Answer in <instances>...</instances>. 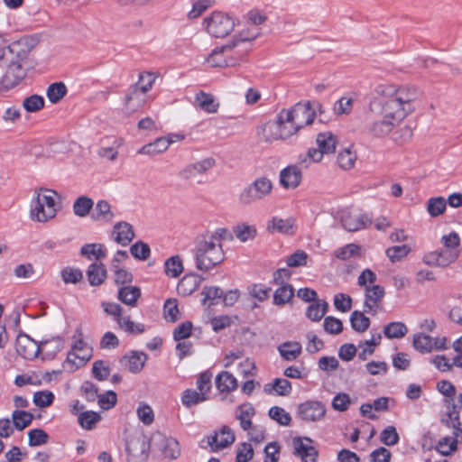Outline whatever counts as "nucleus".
I'll return each instance as SVG.
<instances>
[{"instance_id": "f257e3e1", "label": "nucleus", "mask_w": 462, "mask_h": 462, "mask_svg": "<svg viewBox=\"0 0 462 462\" xmlns=\"http://www.w3.org/2000/svg\"><path fill=\"white\" fill-rule=\"evenodd\" d=\"M382 93L386 97L382 104V115L399 125L415 110V102L420 97L416 88L409 87L389 86Z\"/></svg>"}, {"instance_id": "f03ea898", "label": "nucleus", "mask_w": 462, "mask_h": 462, "mask_svg": "<svg viewBox=\"0 0 462 462\" xmlns=\"http://www.w3.org/2000/svg\"><path fill=\"white\" fill-rule=\"evenodd\" d=\"M58 193L49 189L35 190L30 204V218L46 223L54 218L58 211Z\"/></svg>"}, {"instance_id": "7ed1b4c3", "label": "nucleus", "mask_w": 462, "mask_h": 462, "mask_svg": "<svg viewBox=\"0 0 462 462\" xmlns=\"http://www.w3.org/2000/svg\"><path fill=\"white\" fill-rule=\"evenodd\" d=\"M247 53L248 48H240L231 40L226 44L215 48L207 61L215 68L234 67L244 61Z\"/></svg>"}, {"instance_id": "20e7f679", "label": "nucleus", "mask_w": 462, "mask_h": 462, "mask_svg": "<svg viewBox=\"0 0 462 462\" xmlns=\"http://www.w3.org/2000/svg\"><path fill=\"white\" fill-rule=\"evenodd\" d=\"M225 254L221 243H213L204 237L195 249L196 267L200 271H208L224 261Z\"/></svg>"}, {"instance_id": "39448f33", "label": "nucleus", "mask_w": 462, "mask_h": 462, "mask_svg": "<svg viewBox=\"0 0 462 462\" xmlns=\"http://www.w3.org/2000/svg\"><path fill=\"white\" fill-rule=\"evenodd\" d=\"M39 43L35 35H24L12 42L8 46L0 48V62L3 60H14L25 65L31 51Z\"/></svg>"}, {"instance_id": "423d86ee", "label": "nucleus", "mask_w": 462, "mask_h": 462, "mask_svg": "<svg viewBox=\"0 0 462 462\" xmlns=\"http://www.w3.org/2000/svg\"><path fill=\"white\" fill-rule=\"evenodd\" d=\"M316 143L318 149H309L307 154L300 156V164L308 167L310 162H319L325 153H332L335 152L337 139L331 132L319 133L317 135Z\"/></svg>"}, {"instance_id": "0eeeda50", "label": "nucleus", "mask_w": 462, "mask_h": 462, "mask_svg": "<svg viewBox=\"0 0 462 462\" xmlns=\"http://www.w3.org/2000/svg\"><path fill=\"white\" fill-rule=\"evenodd\" d=\"M53 345L55 350H60L62 342L60 338L42 342L38 344L25 334L18 335L16 338V352L25 359H33L38 356L41 350H45L49 346Z\"/></svg>"}, {"instance_id": "6e6552de", "label": "nucleus", "mask_w": 462, "mask_h": 462, "mask_svg": "<svg viewBox=\"0 0 462 462\" xmlns=\"http://www.w3.org/2000/svg\"><path fill=\"white\" fill-rule=\"evenodd\" d=\"M92 356V348L82 338L74 337L71 350L67 356L62 366L67 372H74L85 365Z\"/></svg>"}, {"instance_id": "1a4fd4ad", "label": "nucleus", "mask_w": 462, "mask_h": 462, "mask_svg": "<svg viewBox=\"0 0 462 462\" xmlns=\"http://www.w3.org/2000/svg\"><path fill=\"white\" fill-rule=\"evenodd\" d=\"M272 190L271 180L266 177H259L241 191L239 201L244 205H250L263 199L272 193Z\"/></svg>"}, {"instance_id": "9d476101", "label": "nucleus", "mask_w": 462, "mask_h": 462, "mask_svg": "<svg viewBox=\"0 0 462 462\" xmlns=\"http://www.w3.org/2000/svg\"><path fill=\"white\" fill-rule=\"evenodd\" d=\"M204 24L207 32L216 38L228 35L236 26L235 18L222 12H214L205 18Z\"/></svg>"}, {"instance_id": "9b49d317", "label": "nucleus", "mask_w": 462, "mask_h": 462, "mask_svg": "<svg viewBox=\"0 0 462 462\" xmlns=\"http://www.w3.org/2000/svg\"><path fill=\"white\" fill-rule=\"evenodd\" d=\"M5 71L0 79V92L9 91L19 86L26 78L27 71L23 64L14 60H3Z\"/></svg>"}, {"instance_id": "f8f14e48", "label": "nucleus", "mask_w": 462, "mask_h": 462, "mask_svg": "<svg viewBox=\"0 0 462 462\" xmlns=\"http://www.w3.org/2000/svg\"><path fill=\"white\" fill-rule=\"evenodd\" d=\"M316 116L314 109L310 104H297L291 109L282 110V118L291 120L298 129L311 125Z\"/></svg>"}, {"instance_id": "ddd939ff", "label": "nucleus", "mask_w": 462, "mask_h": 462, "mask_svg": "<svg viewBox=\"0 0 462 462\" xmlns=\"http://www.w3.org/2000/svg\"><path fill=\"white\" fill-rule=\"evenodd\" d=\"M327 414L326 405L317 400H308L298 405L297 415L306 422H319L325 419Z\"/></svg>"}, {"instance_id": "4468645a", "label": "nucleus", "mask_w": 462, "mask_h": 462, "mask_svg": "<svg viewBox=\"0 0 462 462\" xmlns=\"http://www.w3.org/2000/svg\"><path fill=\"white\" fill-rule=\"evenodd\" d=\"M150 445L143 435L130 436L126 439L125 450L128 462H145Z\"/></svg>"}, {"instance_id": "2eb2a0df", "label": "nucleus", "mask_w": 462, "mask_h": 462, "mask_svg": "<svg viewBox=\"0 0 462 462\" xmlns=\"http://www.w3.org/2000/svg\"><path fill=\"white\" fill-rule=\"evenodd\" d=\"M339 217L342 226L349 232L357 231L371 224V219L366 215L355 208L340 210Z\"/></svg>"}, {"instance_id": "dca6fc26", "label": "nucleus", "mask_w": 462, "mask_h": 462, "mask_svg": "<svg viewBox=\"0 0 462 462\" xmlns=\"http://www.w3.org/2000/svg\"><path fill=\"white\" fill-rule=\"evenodd\" d=\"M451 421V427L454 429L455 437H445L441 439L437 445V450L443 456L451 455L457 448V438L462 433L460 422L458 421V412L453 411L448 413Z\"/></svg>"}, {"instance_id": "f3484780", "label": "nucleus", "mask_w": 462, "mask_h": 462, "mask_svg": "<svg viewBox=\"0 0 462 462\" xmlns=\"http://www.w3.org/2000/svg\"><path fill=\"white\" fill-rule=\"evenodd\" d=\"M459 255L458 249H441L428 253L423 263L429 266L446 267L455 262Z\"/></svg>"}, {"instance_id": "a211bd4d", "label": "nucleus", "mask_w": 462, "mask_h": 462, "mask_svg": "<svg viewBox=\"0 0 462 462\" xmlns=\"http://www.w3.org/2000/svg\"><path fill=\"white\" fill-rule=\"evenodd\" d=\"M311 444L312 439L308 437L293 439V454L300 457L301 462H316L319 453Z\"/></svg>"}, {"instance_id": "6ab92c4d", "label": "nucleus", "mask_w": 462, "mask_h": 462, "mask_svg": "<svg viewBox=\"0 0 462 462\" xmlns=\"http://www.w3.org/2000/svg\"><path fill=\"white\" fill-rule=\"evenodd\" d=\"M216 161L212 157L204 158L199 162L189 163L179 171V176L183 180H191L199 175L206 174L214 168Z\"/></svg>"}, {"instance_id": "aec40b11", "label": "nucleus", "mask_w": 462, "mask_h": 462, "mask_svg": "<svg viewBox=\"0 0 462 462\" xmlns=\"http://www.w3.org/2000/svg\"><path fill=\"white\" fill-rule=\"evenodd\" d=\"M384 288L381 285H372L365 289L364 311L375 314L384 297Z\"/></svg>"}, {"instance_id": "412c9836", "label": "nucleus", "mask_w": 462, "mask_h": 462, "mask_svg": "<svg viewBox=\"0 0 462 462\" xmlns=\"http://www.w3.org/2000/svg\"><path fill=\"white\" fill-rule=\"evenodd\" d=\"M90 217L95 222L111 223L115 217L116 213L112 206L107 200L100 199L94 204Z\"/></svg>"}, {"instance_id": "4be33fe9", "label": "nucleus", "mask_w": 462, "mask_h": 462, "mask_svg": "<svg viewBox=\"0 0 462 462\" xmlns=\"http://www.w3.org/2000/svg\"><path fill=\"white\" fill-rule=\"evenodd\" d=\"M397 125H399V124L381 114V117L379 119L374 120L370 123L368 125V132L374 137L382 138L388 135Z\"/></svg>"}, {"instance_id": "5701e85b", "label": "nucleus", "mask_w": 462, "mask_h": 462, "mask_svg": "<svg viewBox=\"0 0 462 462\" xmlns=\"http://www.w3.org/2000/svg\"><path fill=\"white\" fill-rule=\"evenodd\" d=\"M235 441V435L227 426H223L218 432L208 438V444L213 449H222Z\"/></svg>"}, {"instance_id": "b1692460", "label": "nucleus", "mask_w": 462, "mask_h": 462, "mask_svg": "<svg viewBox=\"0 0 462 462\" xmlns=\"http://www.w3.org/2000/svg\"><path fill=\"white\" fill-rule=\"evenodd\" d=\"M113 236L115 242L123 246L128 245L135 236L133 226L125 221H120L114 226Z\"/></svg>"}, {"instance_id": "393cba45", "label": "nucleus", "mask_w": 462, "mask_h": 462, "mask_svg": "<svg viewBox=\"0 0 462 462\" xmlns=\"http://www.w3.org/2000/svg\"><path fill=\"white\" fill-rule=\"evenodd\" d=\"M146 102V95L138 88L132 87L125 99L124 112L131 115L143 106Z\"/></svg>"}, {"instance_id": "a878e982", "label": "nucleus", "mask_w": 462, "mask_h": 462, "mask_svg": "<svg viewBox=\"0 0 462 462\" xmlns=\"http://www.w3.org/2000/svg\"><path fill=\"white\" fill-rule=\"evenodd\" d=\"M261 35V28L246 23V28L235 35L232 40L240 48H248L250 51L251 42Z\"/></svg>"}, {"instance_id": "bb28decb", "label": "nucleus", "mask_w": 462, "mask_h": 462, "mask_svg": "<svg viewBox=\"0 0 462 462\" xmlns=\"http://www.w3.org/2000/svg\"><path fill=\"white\" fill-rule=\"evenodd\" d=\"M301 181V171L297 166L291 165L280 173V183L285 189H295Z\"/></svg>"}, {"instance_id": "cd10ccee", "label": "nucleus", "mask_w": 462, "mask_h": 462, "mask_svg": "<svg viewBox=\"0 0 462 462\" xmlns=\"http://www.w3.org/2000/svg\"><path fill=\"white\" fill-rule=\"evenodd\" d=\"M267 230L271 233L291 235L294 233V219L273 217L267 223Z\"/></svg>"}, {"instance_id": "c85d7f7f", "label": "nucleus", "mask_w": 462, "mask_h": 462, "mask_svg": "<svg viewBox=\"0 0 462 462\" xmlns=\"http://www.w3.org/2000/svg\"><path fill=\"white\" fill-rule=\"evenodd\" d=\"M235 415L236 419L239 420L242 430H249L252 428V419L255 415V409L251 403L245 402L236 407Z\"/></svg>"}, {"instance_id": "c756f323", "label": "nucleus", "mask_w": 462, "mask_h": 462, "mask_svg": "<svg viewBox=\"0 0 462 462\" xmlns=\"http://www.w3.org/2000/svg\"><path fill=\"white\" fill-rule=\"evenodd\" d=\"M141 297V290L137 286H123L118 290L117 299L124 304L135 308L139 298Z\"/></svg>"}, {"instance_id": "7c9ffc66", "label": "nucleus", "mask_w": 462, "mask_h": 462, "mask_svg": "<svg viewBox=\"0 0 462 462\" xmlns=\"http://www.w3.org/2000/svg\"><path fill=\"white\" fill-rule=\"evenodd\" d=\"M280 127L277 119L269 121L259 128L258 134L267 143L284 139Z\"/></svg>"}, {"instance_id": "2f4dec72", "label": "nucleus", "mask_w": 462, "mask_h": 462, "mask_svg": "<svg viewBox=\"0 0 462 462\" xmlns=\"http://www.w3.org/2000/svg\"><path fill=\"white\" fill-rule=\"evenodd\" d=\"M87 276L91 286L102 284L106 278V266L101 263H91L87 270Z\"/></svg>"}, {"instance_id": "473e14b6", "label": "nucleus", "mask_w": 462, "mask_h": 462, "mask_svg": "<svg viewBox=\"0 0 462 462\" xmlns=\"http://www.w3.org/2000/svg\"><path fill=\"white\" fill-rule=\"evenodd\" d=\"M147 356L143 352H132L129 356H125L121 360L131 373H139L146 362Z\"/></svg>"}, {"instance_id": "72a5a7b5", "label": "nucleus", "mask_w": 462, "mask_h": 462, "mask_svg": "<svg viewBox=\"0 0 462 462\" xmlns=\"http://www.w3.org/2000/svg\"><path fill=\"white\" fill-rule=\"evenodd\" d=\"M201 278L197 274L185 275L178 284V291L183 295H189L195 291L200 285Z\"/></svg>"}, {"instance_id": "f704fd0d", "label": "nucleus", "mask_w": 462, "mask_h": 462, "mask_svg": "<svg viewBox=\"0 0 462 462\" xmlns=\"http://www.w3.org/2000/svg\"><path fill=\"white\" fill-rule=\"evenodd\" d=\"M168 148L169 143H167L164 136H162L155 139L152 143L143 145L140 148L138 153L154 156L167 151Z\"/></svg>"}, {"instance_id": "c9c22d12", "label": "nucleus", "mask_w": 462, "mask_h": 462, "mask_svg": "<svg viewBox=\"0 0 462 462\" xmlns=\"http://www.w3.org/2000/svg\"><path fill=\"white\" fill-rule=\"evenodd\" d=\"M216 386L220 393H229L237 388V380L232 374L222 372L216 378Z\"/></svg>"}, {"instance_id": "e433bc0d", "label": "nucleus", "mask_w": 462, "mask_h": 462, "mask_svg": "<svg viewBox=\"0 0 462 462\" xmlns=\"http://www.w3.org/2000/svg\"><path fill=\"white\" fill-rule=\"evenodd\" d=\"M278 350L284 359L293 361L300 355L301 345L296 341H288L279 346Z\"/></svg>"}, {"instance_id": "4c0bfd02", "label": "nucleus", "mask_w": 462, "mask_h": 462, "mask_svg": "<svg viewBox=\"0 0 462 462\" xmlns=\"http://www.w3.org/2000/svg\"><path fill=\"white\" fill-rule=\"evenodd\" d=\"M94 207V201L92 199L87 196L79 197L73 203V213L79 217H85L91 211Z\"/></svg>"}, {"instance_id": "58836bf2", "label": "nucleus", "mask_w": 462, "mask_h": 462, "mask_svg": "<svg viewBox=\"0 0 462 462\" xmlns=\"http://www.w3.org/2000/svg\"><path fill=\"white\" fill-rule=\"evenodd\" d=\"M233 232L236 237L241 242H247L254 239L257 235L255 226L248 225L246 223H240L233 227Z\"/></svg>"}, {"instance_id": "ea45409f", "label": "nucleus", "mask_w": 462, "mask_h": 462, "mask_svg": "<svg viewBox=\"0 0 462 462\" xmlns=\"http://www.w3.org/2000/svg\"><path fill=\"white\" fill-rule=\"evenodd\" d=\"M264 392L268 394L275 392L278 395H288L291 392V384L287 379L277 378L273 383L264 385Z\"/></svg>"}, {"instance_id": "a19ab883", "label": "nucleus", "mask_w": 462, "mask_h": 462, "mask_svg": "<svg viewBox=\"0 0 462 462\" xmlns=\"http://www.w3.org/2000/svg\"><path fill=\"white\" fill-rule=\"evenodd\" d=\"M328 304L325 300H317L311 303L306 310V316L312 321H319L326 314Z\"/></svg>"}, {"instance_id": "79ce46f5", "label": "nucleus", "mask_w": 462, "mask_h": 462, "mask_svg": "<svg viewBox=\"0 0 462 462\" xmlns=\"http://www.w3.org/2000/svg\"><path fill=\"white\" fill-rule=\"evenodd\" d=\"M195 101L200 109L208 113H216L219 106L212 95L204 92L197 94Z\"/></svg>"}, {"instance_id": "37998d69", "label": "nucleus", "mask_w": 462, "mask_h": 462, "mask_svg": "<svg viewBox=\"0 0 462 462\" xmlns=\"http://www.w3.org/2000/svg\"><path fill=\"white\" fill-rule=\"evenodd\" d=\"M407 332L408 328L403 322L400 321L390 322L383 328V334L389 339L402 338Z\"/></svg>"}, {"instance_id": "c03bdc74", "label": "nucleus", "mask_w": 462, "mask_h": 462, "mask_svg": "<svg viewBox=\"0 0 462 462\" xmlns=\"http://www.w3.org/2000/svg\"><path fill=\"white\" fill-rule=\"evenodd\" d=\"M382 336L381 334H374L372 336L371 339L361 342L358 346L362 348V351L359 352L358 356L362 360H366L369 356L374 354V347L378 346L381 342Z\"/></svg>"}, {"instance_id": "a18cd8bd", "label": "nucleus", "mask_w": 462, "mask_h": 462, "mask_svg": "<svg viewBox=\"0 0 462 462\" xmlns=\"http://www.w3.org/2000/svg\"><path fill=\"white\" fill-rule=\"evenodd\" d=\"M33 420V415L25 411L16 410L12 413L14 427L18 430H23L28 427Z\"/></svg>"}, {"instance_id": "49530a36", "label": "nucleus", "mask_w": 462, "mask_h": 462, "mask_svg": "<svg viewBox=\"0 0 462 462\" xmlns=\"http://www.w3.org/2000/svg\"><path fill=\"white\" fill-rule=\"evenodd\" d=\"M165 274L171 278H177L183 272V263L179 255H174L166 260L164 263Z\"/></svg>"}, {"instance_id": "de8ad7c7", "label": "nucleus", "mask_w": 462, "mask_h": 462, "mask_svg": "<svg viewBox=\"0 0 462 462\" xmlns=\"http://www.w3.org/2000/svg\"><path fill=\"white\" fill-rule=\"evenodd\" d=\"M413 346L421 353H429L434 349L433 338L424 333H418L413 336Z\"/></svg>"}, {"instance_id": "09e8293b", "label": "nucleus", "mask_w": 462, "mask_h": 462, "mask_svg": "<svg viewBox=\"0 0 462 462\" xmlns=\"http://www.w3.org/2000/svg\"><path fill=\"white\" fill-rule=\"evenodd\" d=\"M81 255L88 259L100 260L106 257V251L101 244H86L80 249Z\"/></svg>"}, {"instance_id": "8fccbe9b", "label": "nucleus", "mask_w": 462, "mask_h": 462, "mask_svg": "<svg viewBox=\"0 0 462 462\" xmlns=\"http://www.w3.org/2000/svg\"><path fill=\"white\" fill-rule=\"evenodd\" d=\"M116 323L120 329L128 334H141L144 331L143 325L140 323H134L131 320L130 316L122 315Z\"/></svg>"}, {"instance_id": "3c124183", "label": "nucleus", "mask_w": 462, "mask_h": 462, "mask_svg": "<svg viewBox=\"0 0 462 462\" xmlns=\"http://www.w3.org/2000/svg\"><path fill=\"white\" fill-rule=\"evenodd\" d=\"M207 400L208 397H204L203 393H199L198 391L193 389L185 390L181 396V403L186 408H190Z\"/></svg>"}, {"instance_id": "603ef678", "label": "nucleus", "mask_w": 462, "mask_h": 462, "mask_svg": "<svg viewBox=\"0 0 462 462\" xmlns=\"http://www.w3.org/2000/svg\"><path fill=\"white\" fill-rule=\"evenodd\" d=\"M352 328L356 332H365L370 326V319L361 311L355 310L350 316Z\"/></svg>"}, {"instance_id": "864d4df0", "label": "nucleus", "mask_w": 462, "mask_h": 462, "mask_svg": "<svg viewBox=\"0 0 462 462\" xmlns=\"http://www.w3.org/2000/svg\"><path fill=\"white\" fill-rule=\"evenodd\" d=\"M162 450L164 457L170 459H176L180 455V444L173 438L163 439Z\"/></svg>"}, {"instance_id": "5fc2aeb1", "label": "nucleus", "mask_w": 462, "mask_h": 462, "mask_svg": "<svg viewBox=\"0 0 462 462\" xmlns=\"http://www.w3.org/2000/svg\"><path fill=\"white\" fill-rule=\"evenodd\" d=\"M294 294V290L291 285H280L274 291L273 303L275 305H284L288 303Z\"/></svg>"}, {"instance_id": "6e6d98bb", "label": "nucleus", "mask_w": 462, "mask_h": 462, "mask_svg": "<svg viewBox=\"0 0 462 462\" xmlns=\"http://www.w3.org/2000/svg\"><path fill=\"white\" fill-rule=\"evenodd\" d=\"M66 93L67 88L65 84L62 82L53 83L50 85L47 89V97L52 104H56L62 99Z\"/></svg>"}, {"instance_id": "4d7b16f0", "label": "nucleus", "mask_w": 462, "mask_h": 462, "mask_svg": "<svg viewBox=\"0 0 462 462\" xmlns=\"http://www.w3.org/2000/svg\"><path fill=\"white\" fill-rule=\"evenodd\" d=\"M131 254L137 260L145 261L150 257L151 249L148 244L137 241L130 247Z\"/></svg>"}, {"instance_id": "13d9d810", "label": "nucleus", "mask_w": 462, "mask_h": 462, "mask_svg": "<svg viewBox=\"0 0 462 462\" xmlns=\"http://www.w3.org/2000/svg\"><path fill=\"white\" fill-rule=\"evenodd\" d=\"M356 155L350 149H344L337 155V163L343 170H350L354 167Z\"/></svg>"}, {"instance_id": "bf43d9fd", "label": "nucleus", "mask_w": 462, "mask_h": 462, "mask_svg": "<svg viewBox=\"0 0 462 462\" xmlns=\"http://www.w3.org/2000/svg\"><path fill=\"white\" fill-rule=\"evenodd\" d=\"M334 255L340 260H348L360 255V247L355 244H348L337 249Z\"/></svg>"}, {"instance_id": "052dcab7", "label": "nucleus", "mask_w": 462, "mask_h": 462, "mask_svg": "<svg viewBox=\"0 0 462 462\" xmlns=\"http://www.w3.org/2000/svg\"><path fill=\"white\" fill-rule=\"evenodd\" d=\"M269 416L282 426H289L291 417L283 408L274 406L269 410Z\"/></svg>"}, {"instance_id": "680f3d73", "label": "nucleus", "mask_w": 462, "mask_h": 462, "mask_svg": "<svg viewBox=\"0 0 462 462\" xmlns=\"http://www.w3.org/2000/svg\"><path fill=\"white\" fill-rule=\"evenodd\" d=\"M212 374L208 371L203 372L199 374L197 380V388L199 393H203L204 397L208 398V393L211 389Z\"/></svg>"}, {"instance_id": "e2e57ef3", "label": "nucleus", "mask_w": 462, "mask_h": 462, "mask_svg": "<svg viewBox=\"0 0 462 462\" xmlns=\"http://www.w3.org/2000/svg\"><path fill=\"white\" fill-rule=\"evenodd\" d=\"M23 106L27 112H37L44 106V99L42 96L32 95L23 100Z\"/></svg>"}, {"instance_id": "0e129e2a", "label": "nucleus", "mask_w": 462, "mask_h": 462, "mask_svg": "<svg viewBox=\"0 0 462 462\" xmlns=\"http://www.w3.org/2000/svg\"><path fill=\"white\" fill-rule=\"evenodd\" d=\"M353 98L348 97H342L337 100L334 106L333 111L337 116L348 115L353 108Z\"/></svg>"}, {"instance_id": "69168bd1", "label": "nucleus", "mask_w": 462, "mask_h": 462, "mask_svg": "<svg viewBox=\"0 0 462 462\" xmlns=\"http://www.w3.org/2000/svg\"><path fill=\"white\" fill-rule=\"evenodd\" d=\"M410 251L411 248L407 245H395L386 250V255L393 263H394L405 257L410 253Z\"/></svg>"}, {"instance_id": "338daca9", "label": "nucleus", "mask_w": 462, "mask_h": 462, "mask_svg": "<svg viewBox=\"0 0 462 462\" xmlns=\"http://www.w3.org/2000/svg\"><path fill=\"white\" fill-rule=\"evenodd\" d=\"M164 318L166 320L175 322L180 318L177 300L169 299L164 303Z\"/></svg>"}, {"instance_id": "774afa93", "label": "nucleus", "mask_w": 462, "mask_h": 462, "mask_svg": "<svg viewBox=\"0 0 462 462\" xmlns=\"http://www.w3.org/2000/svg\"><path fill=\"white\" fill-rule=\"evenodd\" d=\"M139 420L145 425H151L154 420V413L150 405L141 402L136 410Z\"/></svg>"}]
</instances>
